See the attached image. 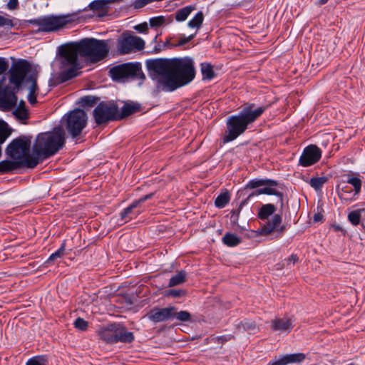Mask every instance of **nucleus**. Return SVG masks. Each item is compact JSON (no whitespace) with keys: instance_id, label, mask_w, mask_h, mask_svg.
Listing matches in <instances>:
<instances>
[{"instance_id":"f257e3e1","label":"nucleus","mask_w":365,"mask_h":365,"mask_svg":"<svg viewBox=\"0 0 365 365\" xmlns=\"http://www.w3.org/2000/svg\"><path fill=\"white\" fill-rule=\"evenodd\" d=\"M146 67L155 83V93L175 91L192 82L196 75L194 60L190 56L148 59Z\"/></svg>"},{"instance_id":"f03ea898","label":"nucleus","mask_w":365,"mask_h":365,"mask_svg":"<svg viewBox=\"0 0 365 365\" xmlns=\"http://www.w3.org/2000/svg\"><path fill=\"white\" fill-rule=\"evenodd\" d=\"M267 106H257L254 103H245L237 114L227 117L226 129L222 137L224 144L233 141L242 135L264 113Z\"/></svg>"},{"instance_id":"7ed1b4c3","label":"nucleus","mask_w":365,"mask_h":365,"mask_svg":"<svg viewBox=\"0 0 365 365\" xmlns=\"http://www.w3.org/2000/svg\"><path fill=\"white\" fill-rule=\"evenodd\" d=\"M108 40L85 38L78 41L63 44L68 47L73 62L76 61L78 56L85 58L91 63H96L104 60L109 54L110 46Z\"/></svg>"},{"instance_id":"20e7f679","label":"nucleus","mask_w":365,"mask_h":365,"mask_svg":"<svg viewBox=\"0 0 365 365\" xmlns=\"http://www.w3.org/2000/svg\"><path fill=\"white\" fill-rule=\"evenodd\" d=\"M65 131L61 126L53 128L51 132L41 133L37 135L32 147V152L41 160L54 155L65 145Z\"/></svg>"},{"instance_id":"39448f33","label":"nucleus","mask_w":365,"mask_h":365,"mask_svg":"<svg viewBox=\"0 0 365 365\" xmlns=\"http://www.w3.org/2000/svg\"><path fill=\"white\" fill-rule=\"evenodd\" d=\"M70 53H71L69 49H68V47H66L64 45H61L58 48V55L62 66H70V68L66 71H61L60 73L58 74V76H56L53 78L50 79V86H57L77 76V70L81 68L78 61V58H76V62H73L71 61V60H70V58H71L72 56Z\"/></svg>"},{"instance_id":"423d86ee","label":"nucleus","mask_w":365,"mask_h":365,"mask_svg":"<svg viewBox=\"0 0 365 365\" xmlns=\"http://www.w3.org/2000/svg\"><path fill=\"white\" fill-rule=\"evenodd\" d=\"M63 126L68 135L74 140L78 141L83 135V131L87 126L88 115L81 108H75L65 116Z\"/></svg>"},{"instance_id":"0eeeda50","label":"nucleus","mask_w":365,"mask_h":365,"mask_svg":"<svg viewBox=\"0 0 365 365\" xmlns=\"http://www.w3.org/2000/svg\"><path fill=\"white\" fill-rule=\"evenodd\" d=\"M148 318L154 323L177 319L181 322H193L191 314L185 310L178 311L174 306L160 308L154 307L147 314Z\"/></svg>"},{"instance_id":"6e6552de","label":"nucleus","mask_w":365,"mask_h":365,"mask_svg":"<svg viewBox=\"0 0 365 365\" xmlns=\"http://www.w3.org/2000/svg\"><path fill=\"white\" fill-rule=\"evenodd\" d=\"M32 136L20 135L11 140L6 148V153L13 160H26V159H34L36 165L39 163L36 155L31 154V145Z\"/></svg>"},{"instance_id":"1a4fd4ad","label":"nucleus","mask_w":365,"mask_h":365,"mask_svg":"<svg viewBox=\"0 0 365 365\" xmlns=\"http://www.w3.org/2000/svg\"><path fill=\"white\" fill-rule=\"evenodd\" d=\"M110 77L114 81H120L126 78L140 80V85L145 79V76L142 71L140 63H125L115 66L109 71Z\"/></svg>"},{"instance_id":"9d476101","label":"nucleus","mask_w":365,"mask_h":365,"mask_svg":"<svg viewBox=\"0 0 365 365\" xmlns=\"http://www.w3.org/2000/svg\"><path fill=\"white\" fill-rule=\"evenodd\" d=\"M93 116L98 125L117 121L118 120V106L114 101H101L94 108Z\"/></svg>"},{"instance_id":"9b49d317","label":"nucleus","mask_w":365,"mask_h":365,"mask_svg":"<svg viewBox=\"0 0 365 365\" xmlns=\"http://www.w3.org/2000/svg\"><path fill=\"white\" fill-rule=\"evenodd\" d=\"M71 22L69 16L48 15L30 20L33 25L38 26L43 32H52L60 30Z\"/></svg>"},{"instance_id":"f8f14e48","label":"nucleus","mask_w":365,"mask_h":365,"mask_svg":"<svg viewBox=\"0 0 365 365\" xmlns=\"http://www.w3.org/2000/svg\"><path fill=\"white\" fill-rule=\"evenodd\" d=\"M144 47V41L140 37L132 35L129 31L123 32L117 39V50L120 55L142 51Z\"/></svg>"},{"instance_id":"ddd939ff","label":"nucleus","mask_w":365,"mask_h":365,"mask_svg":"<svg viewBox=\"0 0 365 365\" xmlns=\"http://www.w3.org/2000/svg\"><path fill=\"white\" fill-rule=\"evenodd\" d=\"M31 64L26 59H19L14 63L9 71V81L15 86V88L19 90L26 81V74L31 71Z\"/></svg>"},{"instance_id":"4468645a","label":"nucleus","mask_w":365,"mask_h":365,"mask_svg":"<svg viewBox=\"0 0 365 365\" xmlns=\"http://www.w3.org/2000/svg\"><path fill=\"white\" fill-rule=\"evenodd\" d=\"M322 157V150L316 145L307 146L301 155L299 164L303 167H309L317 163Z\"/></svg>"},{"instance_id":"2eb2a0df","label":"nucleus","mask_w":365,"mask_h":365,"mask_svg":"<svg viewBox=\"0 0 365 365\" xmlns=\"http://www.w3.org/2000/svg\"><path fill=\"white\" fill-rule=\"evenodd\" d=\"M36 166V161L34 159H26V160H4L0 162V174L9 173L22 167L33 169Z\"/></svg>"},{"instance_id":"dca6fc26","label":"nucleus","mask_w":365,"mask_h":365,"mask_svg":"<svg viewBox=\"0 0 365 365\" xmlns=\"http://www.w3.org/2000/svg\"><path fill=\"white\" fill-rule=\"evenodd\" d=\"M15 91H17L15 86L14 88L9 86L0 88V107L4 110H9L16 105L17 96Z\"/></svg>"},{"instance_id":"f3484780","label":"nucleus","mask_w":365,"mask_h":365,"mask_svg":"<svg viewBox=\"0 0 365 365\" xmlns=\"http://www.w3.org/2000/svg\"><path fill=\"white\" fill-rule=\"evenodd\" d=\"M281 222L282 216L279 214L274 215L272 220L267 221L265 225L262 226L258 232L264 236L270 235L274 231L282 233L287 230V226L283 225L279 227Z\"/></svg>"},{"instance_id":"a211bd4d","label":"nucleus","mask_w":365,"mask_h":365,"mask_svg":"<svg viewBox=\"0 0 365 365\" xmlns=\"http://www.w3.org/2000/svg\"><path fill=\"white\" fill-rule=\"evenodd\" d=\"M305 354L303 353H294L285 355H280L270 361L267 365H287L289 364L300 363L305 359Z\"/></svg>"},{"instance_id":"6ab92c4d","label":"nucleus","mask_w":365,"mask_h":365,"mask_svg":"<svg viewBox=\"0 0 365 365\" xmlns=\"http://www.w3.org/2000/svg\"><path fill=\"white\" fill-rule=\"evenodd\" d=\"M115 331V344L118 343L130 344L135 341L134 334L129 331L123 324L117 323Z\"/></svg>"},{"instance_id":"aec40b11","label":"nucleus","mask_w":365,"mask_h":365,"mask_svg":"<svg viewBox=\"0 0 365 365\" xmlns=\"http://www.w3.org/2000/svg\"><path fill=\"white\" fill-rule=\"evenodd\" d=\"M117 323H110L98 331V336L107 344H115Z\"/></svg>"},{"instance_id":"412c9836","label":"nucleus","mask_w":365,"mask_h":365,"mask_svg":"<svg viewBox=\"0 0 365 365\" xmlns=\"http://www.w3.org/2000/svg\"><path fill=\"white\" fill-rule=\"evenodd\" d=\"M141 110L142 106L139 103L134 101L126 102L122 107L121 110L120 111L118 110V120L126 118L134 113L140 112Z\"/></svg>"},{"instance_id":"4be33fe9","label":"nucleus","mask_w":365,"mask_h":365,"mask_svg":"<svg viewBox=\"0 0 365 365\" xmlns=\"http://www.w3.org/2000/svg\"><path fill=\"white\" fill-rule=\"evenodd\" d=\"M262 188H258L251 192V195H275L278 197L279 202L280 203V210H282L284 207V194L282 192H279L274 189V186H267Z\"/></svg>"},{"instance_id":"5701e85b","label":"nucleus","mask_w":365,"mask_h":365,"mask_svg":"<svg viewBox=\"0 0 365 365\" xmlns=\"http://www.w3.org/2000/svg\"><path fill=\"white\" fill-rule=\"evenodd\" d=\"M292 320L287 318L276 319L272 322L271 328L274 331L289 333L293 329Z\"/></svg>"},{"instance_id":"b1692460","label":"nucleus","mask_w":365,"mask_h":365,"mask_svg":"<svg viewBox=\"0 0 365 365\" xmlns=\"http://www.w3.org/2000/svg\"><path fill=\"white\" fill-rule=\"evenodd\" d=\"M278 185V182L274 180L255 178L250 180L245 185V187L241 192H247L248 189L258 188L264 185L277 186Z\"/></svg>"},{"instance_id":"393cba45","label":"nucleus","mask_w":365,"mask_h":365,"mask_svg":"<svg viewBox=\"0 0 365 365\" xmlns=\"http://www.w3.org/2000/svg\"><path fill=\"white\" fill-rule=\"evenodd\" d=\"M276 210L277 207L273 204L268 203L263 205L258 212L257 217L262 221L268 220L269 217L272 215Z\"/></svg>"},{"instance_id":"a878e982","label":"nucleus","mask_w":365,"mask_h":365,"mask_svg":"<svg viewBox=\"0 0 365 365\" xmlns=\"http://www.w3.org/2000/svg\"><path fill=\"white\" fill-rule=\"evenodd\" d=\"M196 9L195 5H188L178 9L175 13V19L178 22L185 21L190 14Z\"/></svg>"},{"instance_id":"bb28decb","label":"nucleus","mask_w":365,"mask_h":365,"mask_svg":"<svg viewBox=\"0 0 365 365\" xmlns=\"http://www.w3.org/2000/svg\"><path fill=\"white\" fill-rule=\"evenodd\" d=\"M173 21V17L172 16H169L168 17L158 16L155 17H152L149 20L150 26L152 28H158L165 24H170Z\"/></svg>"},{"instance_id":"cd10ccee","label":"nucleus","mask_w":365,"mask_h":365,"mask_svg":"<svg viewBox=\"0 0 365 365\" xmlns=\"http://www.w3.org/2000/svg\"><path fill=\"white\" fill-rule=\"evenodd\" d=\"M200 71L202 80H212L216 76L213 66L210 63L203 62L200 63Z\"/></svg>"},{"instance_id":"c85d7f7f","label":"nucleus","mask_w":365,"mask_h":365,"mask_svg":"<svg viewBox=\"0 0 365 365\" xmlns=\"http://www.w3.org/2000/svg\"><path fill=\"white\" fill-rule=\"evenodd\" d=\"M187 273L186 271L181 269L178 271L176 274L173 276L169 281L168 287H172L179 284H181L186 282Z\"/></svg>"},{"instance_id":"c756f323","label":"nucleus","mask_w":365,"mask_h":365,"mask_svg":"<svg viewBox=\"0 0 365 365\" xmlns=\"http://www.w3.org/2000/svg\"><path fill=\"white\" fill-rule=\"evenodd\" d=\"M230 200V194L228 190L220 193L215 200V205L217 208L225 207Z\"/></svg>"},{"instance_id":"7c9ffc66","label":"nucleus","mask_w":365,"mask_h":365,"mask_svg":"<svg viewBox=\"0 0 365 365\" xmlns=\"http://www.w3.org/2000/svg\"><path fill=\"white\" fill-rule=\"evenodd\" d=\"M100 101V98L93 96H86L81 98L78 104L83 108H91L96 105Z\"/></svg>"},{"instance_id":"2f4dec72","label":"nucleus","mask_w":365,"mask_h":365,"mask_svg":"<svg viewBox=\"0 0 365 365\" xmlns=\"http://www.w3.org/2000/svg\"><path fill=\"white\" fill-rule=\"evenodd\" d=\"M222 241L227 247H235L241 242V239L235 234L227 232L223 236Z\"/></svg>"},{"instance_id":"473e14b6","label":"nucleus","mask_w":365,"mask_h":365,"mask_svg":"<svg viewBox=\"0 0 365 365\" xmlns=\"http://www.w3.org/2000/svg\"><path fill=\"white\" fill-rule=\"evenodd\" d=\"M203 21L204 14L202 11H200L188 21L187 26L198 30L202 26Z\"/></svg>"},{"instance_id":"72a5a7b5","label":"nucleus","mask_w":365,"mask_h":365,"mask_svg":"<svg viewBox=\"0 0 365 365\" xmlns=\"http://www.w3.org/2000/svg\"><path fill=\"white\" fill-rule=\"evenodd\" d=\"M328 180L329 178L326 176L313 177L310 178L309 183L316 191H319Z\"/></svg>"},{"instance_id":"f704fd0d","label":"nucleus","mask_w":365,"mask_h":365,"mask_svg":"<svg viewBox=\"0 0 365 365\" xmlns=\"http://www.w3.org/2000/svg\"><path fill=\"white\" fill-rule=\"evenodd\" d=\"M346 182L354 187L355 195L360 192L361 188V180L359 177H353L350 175H347V180Z\"/></svg>"},{"instance_id":"c9c22d12","label":"nucleus","mask_w":365,"mask_h":365,"mask_svg":"<svg viewBox=\"0 0 365 365\" xmlns=\"http://www.w3.org/2000/svg\"><path fill=\"white\" fill-rule=\"evenodd\" d=\"M362 210H361V209H358V210H354L348 214L347 218H348L349 222L351 225L356 226L360 224L361 217V213Z\"/></svg>"},{"instance_id":"e433bc0d","label":"nucleus","mask_w":365,"mask_h":365,"mask_svg":"<svg viewBox=\"0 0 365 365\" xmlns=\"http://www.w3.org/2000/svg\"><path fill=\"white\" fill-rule=\"evenodd\" d=\"M14 114L17 118L26 120L28 118V110L26 108L25 103L21 101L17 108L14 111Z\"/></svg>"},{"instance_id":"4c0bfd02","label":"nucleus","mask_w":365,"mask_h":365,"mask_svg":"<svg viewBox=\"0 0 365 365\" xmlns=\"http://www.w3.org/2000/svg\"><path fill=\"white\" fill-rule=\"evenodd\" d=\"M48 356L46 355H38L29 359L26 365H47Z\"/></svg>"},{"instance_id":"58836bf2","label":"nucleus","mask_w":365,"mask_h":365,"mask_svg":"<svg viewBox=\"0 0 365 365\" xmlns=\"http://www.w3.org/2000/svg\"><path fill=\"white\" fill-rule=\"evenodd\" d=\"M115 0H95L90 3L88 7L93 11H99L105 8L109 2H114Z\"/></svg>"},{"instance_id":"ea45409f","label":"nucleus","mask_w":365,"mask_h":365,"mask_svg":"<svg viewBox=\"0 0 365 365\" xmlns=\"http://www.w3.org/2000/svg\"><path fill=\"white\" fill-rule=\"evenodd\" d=\"M238 329L246 331H252L256 329L255 322L250 319H244L238 324Z\"/></svg>"},{"instance_id":"a19ab883","label":"nucleus","mask_w":365,"mask_h":365,"mask_svg":"<svg viewBox=\"0 0 365 365\" xmlns=\"http://www.w3.org/2000/svg\"><path fill=\"white\" fill-rule=\"evenodd\" d=\"M66 249V242L63 241V242L61 244V247L58 250H57L55 252L52 253L50 257H48L46 262H50L56 260L58 258L61 257L65 252Z\"/></svg>"},{"instance_id":"79ce46f5","label":"nucleus","mask_w":365,"mask_h":365,"mask_svg":"<svg viewBox=\"0 0 365 365\" xmlns=\"http://www.w3.org/2000/svg\"><path fill=\"white\" fill-rule=\"evenodd\" d=\"M187 294V291L185 289H170L166 291L165 296L172 297L174 298H179L184 297Z\"/></svg>"},{"instance_id":"37998d69","label":"nucleus","mask_w":365,"mask_h":365,"mask_svg":"<svg viewBox=\"0 0 365 365\" xmlns=\"http://www.w3.org/2000/svg\"><path fill=\"white\" fill-rule=\"evenodd\" d=\"M138 203L133 201L128 207L123 209L120 212V219L122 220H126L130 214L132 213L133 209L138 207Z\"/></svg>"},{"instance_id":"c03bdc74","label":"nucleus","mask_w":365,"mask_h":365,"mask_svg":"<svg viewBox=\"0 0 365 365\" xmlns=\"http://www.w3.org/2000/svg\"><path fill=\"white\" fill-rule=\"evenodd\" d=\"M74 327L81 330L86 331L88 329V323L84 319L78 317L73 323Z\"/></svg>"},{"instance_id":"a18cd8bd","label":"nucleus","mask_w":365,"mask_h":365,"mask_svg":"<svg viewBox=\"0 0 365 365\" xmlns=\"http://www.w3.org/2000/svg\"><path fill=\"white\" fill-rule=\"evenodd\" d=\"M240 212H241V210H240L239 208L233 209L230 212V214H231L230 221L234 226H239L238 220H239Z\"/></svg>"},{"instance_id":"49530a36","label":"nucleus","mask_w":365,"mask_h":365,"mask_svg":"<svg viewBox=\"0 0 365 365\" xmlns=\"http://www.w3.org/2000/svg\"><path fill=\"white\" fill-rule=\"evenodd\" d=\"M26 81L31 82V86L30 87V93H35L36 91L38 89L36 78L32 74H31L26 78Z\"/></svg>"},{"instance_id":"de8ad7c7","label":"nucleus","mask_w":365,"mask_h":365,"mask_svg":"<svg viewBox=\"0 0 365 365\" xmlns=\"http://www.w3.org/2000/svg\"><path fill=\"white\" fill-rule=\"evenodd\" d=\"M6 26L11 28L14 26V24L11 19H7L3 16H0V27Z\"/></svg>"},{"instance_id":"09e8293b","label":"nucleus","mask_w":365,"mask_h":365,"mask_svg":"<svg viewBox=\"0 0 365 365\" xmlns=\"http://www.w3.org/2000/svg\"><path fill=\"white\" fill-rule=\"evenodd\" d=\"M195 35H196V33L194 34H191V35L188 36L187 37L180 38L178 41V43L175 44V46H180L185 45L186 43L190 42L191 40H192L195 38Z\"/></svg>"},{"instance_id":"8fccbe9b","label":"nucleus","mask_w":365,"mask_h":365,"mask_svg":"<svg viewBox=\"0 0 365 365\" xmlns=\"http://www.w3.org/2000/svg\"><path fill=\"white\" fill-rule=\"evenodd\" d=\"M150 3H152L151 0H135L133 6L135 9H141Z\"/></svg>"},{"instance_id":"3c124183","label":"nucleus","mask_w":365,"mask_h":365,"mask_svg":"<svg viewBox=\"0 0 365 365\" xmlns=\"http://www.w3.org/2000/svg\"><path fill=\"white\" fill-rule=\"evenodd\" d=\"M9 68V62L6 58L0 57V75L4 73Z\"/></svg>"},{"instance_id":"603ef678","label":"nucleus","mask_w":365,"mask_h":365,"mask_svg":"<svg viewBox=\"0 0 365 365\" xmlns=\"http://www.w3.org/2000/svg\"><path fill=\"white\" fill-rule=\"evenodd\" d=\"M155 192H150L148 195H145L141 197L138 200H135V202L138 203V205H139L140 204L145 202L146 200L151 199L155 195Z\"/></svg>"},{"instance_id":"864d4df0","label":"nucleus","mask_w":365,"mask_h":365,"mask_svg":"<svg viewBox=\"0 0 365 365\" xmlns=\"http://www.w3.org/2000/svg\"><path fill=\"white\" fill-rule=\"evenodd\" d=\"M134 29L139 33H143L148 31V26L146 22H144L135 26Z\"/></svg>"},{"instance_id":"5fc2aeb1","label":"nucleus","mask_w":365,"mask_h":365,"mask_svg":"<svg viewBox=\"0 0 365 365\" xmlns=\"http://www.w3.org/2000/svg\"><path fill=\"white\" fill-rule=\"evenodd\" d=\"M351 192V189L348 185H345L341 187V192H338V195L340 199L344 198V193H350Z\"/></svg>"},{"instance_id":"6e6d98bb","label":"nucleus","mask_w":365,"mask_h":365,"mask_svg":"<svg viewBox=\"0 0 365 365\" xmlns=\"http://www.w3.org/2000/svg\"><path fill=\"white\" fill-rule=\"evenodd\" d=\"M19 2L18 0H9L7 4V6L9 9L14 10L18 7Z\"/></svg>"},{"instance_id":"4d7b16f0","label":"nucleus","mask_w":365,"mask_h":365,"mask_svg":"<svg viewBox=\"0 0 365 365\" xmlns=\"http://www.w3.org/2000/svg\"><path fill=\"white\" fill-rule=\"evenodd\" d=\"M254 196H255V195H251V193H250V194L248 195V196H247L245 199L242 200L240 202V205H239V207H238L237 208H239L240 210H242V207H244V206H245V205L248 202V201H249V200H250L252 197H254Z\"/></svg>"},{"instance_id":"13d9d810","label":"nucleus","mask_w":365,"mask_h":365,"mask_svg":"<svg viewBox=\"0 0 365 365\" xmlns=\"http://www.w3.org/2000/svg\"><path fill=\"white\" fill-rule=\"evenodd\" d=\"M28 101L31 105H34L35 103H36L37 100H36V96L35 95V93L29 92V93L28 95Z\"/></svg>"},{"instance_id":"bf43d9fd","label":"nucleus","mask_w":365,"mask_h":365,"mask_svg":"<svg viewBox=\"0 0 365 365\" xmlns=\"http://www.w3.org/2000/svg\"><path fill=\"white\" fill-rule=\"evenodd\" d=\"M324 216L321 213H315L313 216V220L315 222H322Z\"/></svg>"},{"instance_id":"052dcab7","label":"nucleus","mask_w":365,"mask_h":365,"mask_svg":"<svg viewBox=\"0 0 365 365\" xmlns=\"http://www.w3.org/2000/svg\"><path fill=\"white\" fill-rule=\"evenodd\" d=\"M332 227L336 232H341L344 233V235L346 233V231L339 225H333Z\"/></svg>"},{"instance_id":"680f3d73","label":"nucleus","mask_w":365,"mask_h":365,"mask_svg":"<svg viewBox=\"0 0 365 365\" xmlns=\"http://www.w3.org/2000/svg\"><path fill=\"white\" fill-rule=\"evenodd\" d=\"M299 259L298 257L295 254H292L288 259L287 261L292 262L293 263L297 262Z\"/></svg>"},{"instance_id":"e2e57ef3","label":"nucleus","mask_w":365,"mask_h":365,"mask_svg":"<svg viewBox=\"0 0 365 365\" xmlns=\"http://www.w3.org/2000/svg\"><path fill=\"white\" fill-rule=\"evenodd\" d=\"M163 48H173V47L175 46V44L170 43V40H167L166 41H165L163 43Z\"/></svg>"},{"instance_id":"0e129e2a","label":"nucleus","mask_w":365,"mask_h":365,"mask_svg":"<svg viewBox=\"0 0 365 365\" xmlns=\"http://www.w3.org/2000/svg\"><path fill=\"white\" fill-rule=\"evenodd\" d=\"M329 0H318L317 4L320 6L324 5L327 3Z\"/></svg>"},{"instance_id":"69168bd1","label":"nucleus","mask_w":365,"mask_h":365,"mask_svg":"<svg viewBox=\"0 0 365 365\" xmlns=\"http://www.w3.org/2000/svg\"><path fill=\"white\" fill-rule=\"evenodd\" d=\"M218 340L221 341L222 342H224L225 341H226V339H225V336H222L218 337Z\"/></svg>"},{"instance_id":"338daca9","label":"nucleus","mask_w":365,"mask_h":365,"mask_svg":"<svg viewBox=\"0 0 365 365\" xmlns=\"http://www.w3.org/2000/svg\"><path fill=\"white\" fill-rule=\"evenodd\" d=\"M155 49L156 52H159L161 50V48H155Z\"/></svg>"},{"instance_id":"774afa93","label":"nucleus","mask_w":365,"mask_h":365,"mask_svg":"<svg viewBox=\"0 0 365 365\" xmlns=\"http://www.w3.org/2000/svg\"><path fill=\"white\" fill-rule=\"evenodd\" d=\"M362 227H363L364 228H365V225H364V224H362Z\"/></svg>"}]
</instances>
